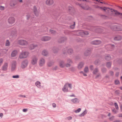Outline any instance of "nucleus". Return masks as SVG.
Masks as SVG:
<instances>
[{
    "label": "nucleus",
    "mask_w": 122,
    "mask_h": 122,
    "mask_svg": "<svg viewBox=\"0 0 122 122\" xmlns=\"http://www.w3.org/2000/svg\"><path fill=\"white\" fill-rule=\"evenodd\" d=\"M114 105L116 109L117 110H118L119 109V108L117 104L116 103H114Z\"/></svg>",
    "instance_id": "37"
},
{
    "label": "nucleus",
    "mask_w": 122,
    "mask_h": 122,
    "mask_svg": "<svg viewBox=\"0 0 122 122\" xmlns=\"http://www.w3.org/2000/svg\"><path fill=\"white\" fill-rule=\"evenodd\" d=\"M82 8L85 10H87L89 9V7L88 5H85L84 6H82Z\"/></svg>",
    "instance_id": "27"
},
{
    "label": "nucleus",
    "mask_w": 122,
    "mask_h": 122,
    "mask_svg": "<svg viewBox=\"0 0 122 122\" xmlns=\"http://www.w3.org/2000/svg\"><path fill=\"white\" fill-rule=\"evenodd\" d=\"M17 53L18 52L16 50H14L12 52L11 54V56L12 57H15L16 56Z\"/></svg>",
    "instance_id": "19"
},
{
    "label": "nucleus",
    "mask_w": 122,
    "mask_h": 122,
    "mask_svg": "<svg viewBox=\"0 0 122 122\" xmlns=\"http://www.w3.org/2000/svg\"><path fill=\"white\" fill-rule=\"evenodd\" d=\"M100 76V74H98L96 76V78H97L98 77H99Z\"/></svg>",
    "instance_id": "51"
},
{
    "label": "nucleus",
    "mask_w": 122,
    "mask_h": 122,
    "mask_svg": "<svg viewBox=\"0 0 122 122\" xmlns=\"http://www.w3.org/2000/svg\"><path fill=\"white\" fill-rule=\"evenodd\" d=\"M8 66V64L7 63H5L2 66V70L4 71L7 70Z\"/></svg>",
    "instance_id": "16"
},
{
    "label": "nucleus",
    "mask_w": 122,
    "mask_h": 122,
    "mask_svg": "<svg viewBox=\"0 0 122 122\" xmlns=\"http://www.w3.org/2000/svg\"><path fill=\"white\" fill-rule=\"evenodd\" d=\"M120 108L121 109V110L122 112V105H120Z\"/></svg>",
    "instance_id": "52"
},
{
    "label": "nucleus",
    "mask_w": 122,
    "mask_h": 122,
    "mask_svg": "<svg viewBox=\"0 0 122 122\" xmlns=\"http://www.w3.org/2000/svg\"><path fill=\"white\" fill-rule=\"evenodd\" d=\"M98 72V70L97 68L95 69L93 72V73L94 75H96L97 74Z\"/></svg>",
    "instance_id": "28"
},
{
    "label": "nucleus",
    "mask_w": 122,
    "mask_h": 122,
    "mask_svg": "<svg viewBox=\"0 0 122 122\" xmlns=\"http://www.w3.org/2000/svg\"><path fill=\"white\" fill-rule=\"evenodd\" d=\"M89 71L88 68V67H86L84 69V71L85 72H87Z\"/></svg>",
    "instance_id": "34"
},
{
    "label": "nucleus",
    "mask_w": 122,
    "mask_h": 122,
    "mask_svg": "<svg viewBox=\"0 0 122 122\" xmlns=\"http://www.w3.org/2000/svg\"><path fill=\"white\" fill-rule=\"evenodd\" d=\"M106 66L108 68H110L111 66V63L110 62H108L106 64Z\"/></svg>",
    "instance_id": "32"
},
{
    "label": "nucleus",
    "mask_w": 122,
    "mask_h": 122,
    "mask_svg": "<svg viewBox=\"0 0 122 122\" xmlns=\"http://www.w3.org/2000/svg\"><path fill=\"white\" fill-rule=\"evenodd\" d=\"M67 118L68 120H71L72 119V117H67Z\"/></svg>",
    "instance_id": "50"
},
{
    "label": "nucleus",
    "mask_w": 122,
    "mask_h": 122,
    "mask_svg": "<svg viewBox=\"0 0 122 122\" xmlns=\"http://www.w3.org/2000/svg\"><path fill=\"white\" fill-rule=\"evenodd\" d=\"M99 62V61H96L95 62V64H98V62Z\"/></svg>",
    "instance_id": "54"
},
{
    "label": "nucleus",
    "mask_w": 122,
    "mask_h": 122,
    "mask_svg": "<svg viewBox=\"0 0 122 122\" xmlns=\"http://www.w3.org/2000/svg\"><path fill=\"white\" fill-rule=\"evenodd\" d=\"M72 63V61L70 59H68L66 61V67H70L71 64Z\"/></svg>",
    "instance_id": "9"
},
{
    "label": "nucleus",
    "mask_w": 122,
    "mask_h": 122,
    "mask_svg": "<svg viewBox=\"0 0 122 122\" xmlns=\"http://www.w3.org/2000/svg\"><path fill=\"white\" fill-rule=\"evenodd\" d=\"M20 96L25 97V95H21Z\"/></svg>",
    "instance_id": "62"
},
{
    "label": "nucleus",
    "mask_w": 122,
    "mask_h": 122,
    "mask_svg": "<svg viewBox=\"0 0 122 122\" xmlns=\"http://www.w3.org/2000/svg\"><path fill=\"white\" fill-rule=\"evenodd\" d=\"M19 1L20 2H22V0H20Z\"/></svg>",
    "instance_id": "63"
},
{
    "label": "nucleus",
    "mask_w": 122,
    "mask_h": 122,
    "mask_svg": "<svg viewBox=\"0 0 122 122\" xmlns=\"http://www.w3.org/2000/svg\"><path fill=\"white\" fill-rule=\"evenodd\" d=\"M53 63L51 62H49L47 63V65L49 67H51L53 65Z\"/></svg>",
    "instance_id": "33"
},
{
    "label": "nucleus",
    "mask_w": 122,
    "mask_h": 122,
    "mask_svg": "<svg viewBox=\"0 0 122 122\" xmlns=\"http://www.w3.org/2000/svg\"><path fill=\"white\" fill-rule=\"evenodd\" d=\"M101 43V41H100L96 40L92 41L91 43L92 44L95 45H98Z\"/></svg>",
    "instance_id": "14"
},
{
    "label": "nucleus",
    "mask_w": 122,
    "mask_h": 122,
    "mask_svg": "<svg viewBox=\"0 0 122 122\" xmlns=\"http://www.w3.org/2000/svg\"><path fill=\"white\" fill-rule=\"evenodd\" d=\"M93 6H94L95 8H99V6L98 5H93Z\"/></svg>",
    "instance_id": "46"
},
{
    "label": "nucleus",
    "mask_w": 122,
    "mask_h": 122,
    "mask_svg": "<svg viewBox=\"0 0 122 122\" xmlns=\"http://www.w3.org/2000/svg\"><path fill=\"white\" fill-rule=\"evenodd\" d=\"M87 113V111L86 110H85L84 112L81 114L79 116L80 117H81L84 116V115L86 114Z\"/></svg>",
    "instance_id": "31"
},
{
    "label": "nucleus",
    "mask_w": 122,
    "mask_h": 122,
    "mask_svg": "<svg viewBox=\"0 0 122 122\" xmlns=\"http://www.w3.org/2000/svg\"><path fill=\"white\" fill-rule=\"evenodd\" d=\"M52 106H53L54 107H56V104L55 103H53L52 104Z\"/></svg>",
    "instance_id": "49"
},
{
    "label": "nucleus",
    "mask_w": 122,
    "mask_h": 122,
    "mask_svg": "<svg viewBox=\"0 0 122 122\" xmlns=\"http://www.w3.org/2000/svg\"><path fill=\"white\" fill-rule=\"evenodd\" d=\"M36 85L38 87L40 88L41 87V83L39 81H37L35 83Z\"/></svg>",
    "instance_id": "26"
},
{
    "label": "nucleus",
    "mask_w": 122,
    "mask_h": 122,
    "mask_svg": "<svg viewBox=\"0 0 122 122\" xmlns=\"http://www.w3.org/2000/svg\"><path fill=\"white\" fill-rule=\"evenodd\" d=\"M68 87H69L71 89L72 88V84L68 83H66L65 84L63 88H62V91L64 92H68Z\"/></svg>",
    "instance_id": "1"
},
{
    "label": "nucleus",
    "mask_w": 122,
    "mask_h": 122,
    "mask_svg": "<svg viewBox=\"0 0 122 122\" xmlns=\"http://www.w3.org/2000/svg\"><path fill=\"white\" fill-rule=\"evenodd\" d=\"M90 68L91 70H92L93 68V67L91 65L90 66Z\"/></svg>",
    "instance_id": "47"
},
{
    "label": "nucleus",
    "mask_w": 122,
    "mask_h": 122,
    "mask_svg": "<svg viewBox=\"0 0 122 122\" xmlns=\"http://www.w3.org/2000/svg\"><path fill=\"white\" fill-rule=\"evenodd\" d=\"M84 64L83 62H81L80 63L78 66V68L79 69H81L83 67Z\"/></svg>",
    "instance_id": "22"
},
{
    "label": "nucleus",
    "mask_w": 122,
    "mask_h": 122,
    "mask_svg": "<svg viewBox=\"0 0 122 122\" xmlns=\"http://www.w3.org/2000/svg\"><path fill=\"white\" fill-rule=\"evenodd\" d=\"M28 61H23L21 65V67L22 68H24L27 66V65Z\"/></svg>",
    "instance_id": "13"
},
{
    "label": "nucleus",
    "mask_w": 122,
    "mask_h": 122,
    "mask_svg": "<svg viewBox=\"0 0 122 122\" xmlns=\"http://www.w3.org/2000/svg\"><path fill=\"white\" fill-rule=\"evenodd\" d=\"M112 111L115 113H116L117 112V111L115 109H114L112 110Z\"/></svg>",
    "instance_id": "45"
},
{
    "label": "nucleus",
    "mask_w": 122,
    "mask_h": 122,
    "mask_svg": "<svg viewBox=\"0 0 122 122\" xmlns=\"http://www.w3.org/2000/svg\"><path fill=\"white\" fill-rule=\"evenodd\" d=\"M3 116V114L2 113H0V117H2Z\"/></svg>",
    "instance_id": "53"
},
{
    "label": "nucleus",
    "mask_w": 122,
    "mask_h": 122,
    "mask_svg": "<svg viewBox=\"0 0 122 122\" xmlns=\"http://www.w3.org/2000/svg\"><path fill=\"white\" fill-rule=\"evenodd\" d=\"M50 31L51 33H53L54 34L55 33H56V31H55L52 30H50Z\"/></svg>",
    "instance_id": "43"
},
{
    "label": "nucleus",
    "mask_w": 122,
    "mask_h": 122,
    "mask_svg": "<svg viewBox=\"0 0 122 122\" xmlns=\"http://www.w3.org/2000/svg\"><path fill=\"white\" fill-rule=\"evenodd\" d=\"M41 54L43 56H46L48 55V53L47 51L44 50L42 51Z\"/></svg>",
    "instance_id": "21"
},
{
    "label": "nucleus",
    "mask_w": 122,
    "mask_h": 122,
    "mask_svg": "<svg viewBox=\"0 0 122 122\" xmlns=\"http://www.w3.org/2000/svg\"><path fill=\"white\" fill-rule=\"evenodd\" d=\"M37 45L36 44H31L29 47V49L31 50H33L35 48L37 47Z\"/></svg>",
    "instance_id": "15"
},
{
    "label": "nucleus",
    "mask_w": 122,
    "mask_h": 122,
    "mask_svg": "<svg viewBox=\"0 0 122 122\" xmlns=\"http://www.w3.org/2000/svg\"><path fill=\"white\" fill-rule=\"evenodd\" d=\"M110 10H111L112 12L114 11L115 12V14L116 15H120V14L121 13H119L116 10H112V9H111Z\"/></svg>",
    "instance_id": "20"
},
{
    "label": "nucleus",
    "mask_w": 122,
    "mask_h": 122,
    "mask_svg": "<svg viewBox=\"0 0 122 122\" xmlns=\"http://www.w3.org/2000/svg\"><path fill=\"white\" fill-rule=\"evenodd\" d=\"M71 101L74 103H77L79 102V100L77 98H75L72 99Z\"/></svg>",
    "instance_id": "25"
},
{
    "label": "nucleus",
    "mask_w": 122,
    "mask_h": 122,
    "mask_svg": "<svg viewBox=\"0 0 122 122\" xmlns=\"http://www.w3.org/2000/svg\"><path fill=\"white\" fill-rule=\"evenodd\" d=\"M3 60L2 59H0V66L2 65L3 63Z\"/></svg>",
    "instance_id": "41"
},
{
    "label": "nucleus",
    "mask_w": 122,
    "mask_h": 122,
    "mask_svg": "<svg viewBox=\"0 0 122 122\" xmlns=\"http://www.w3.org/2000/svg\"><path fill=\"white\" fill-rule=\"evenodd\" d=\"M115 83L116 84H118L119 83V81L118 80H116L115 81Z\"/></svg>",
    "instance_id": "40"
},
{
    "label": "nucleus",
    "mask_w": 122,
    "mask_h": 122,
    "mask_svg": "<svg viewBox=\"0 0 122 122\" xmlns=\"http://www.w3.org/2000/svg\"><path fill=\"white\" fill-rule=\"evenodd\" d=\"M54 3L53 0H47L46 1V4L48 5H53Z\"/></svg>",
    "instance_id": "12"
},
{
    "label": "nucleus",
    "mask_w": 122,
    "mask_h": 122,
    "mask_svg": "<svg viewBox=\"0 0 122 122\" xmlns=\"http://www.w3.org/2000/svg\"><path fill=\"white\" fill-rule=\"evenodd\" d=\"M120 89H121V90H122V87H120Z\"/></svg>",
    "instance_id": "64"
},
{
    "label": "nucleus",
    "mask_w": 122,
    "mask_h": 122,
    "mask_svg": "<svg viewBox=\"0 0 122 122\" xmlns=\"http://www.w3.org/2000/svg\"><path fill=\"white\" fill-rule=\"evenodd\" d=\"M111 115V113H109L108 114V116H110Z\"/></svg>",
    "instance_id": "61"
},
{
    "label": "nucleus",
    "mask_w": 122,
    "mask_h": 122,
    "mask_svg": "<svg viewBox=\"0 0 122 122\" xmlns=\"http://www.w3.org/2000/svg\"><path fill=\"white\" fill-rule=\"evenodd\" d=\"M100 9L103 10L104 11H106V10L108 11L110 10L109 8L106 7H99V8Z\"/></svg>",
    "instance_id": "23"
},
{
    "label": "nucleus",
    "mask_w": 122,
    "mask_h": 122,
    "mask_svg": "<svg viewBox=\"0 0 122 122\" xmlns=\"http://www.w3.org/2000/svg\"><path fill=\"white\" fill-rule=\"evenodd\" d=\"M13 78H19V76L18 75L13 76H12Z\"/></svg>",
    "instance_id": "39"
},
{
    "label": "nucleus",
    "mask_w": 122,
    "mask_h": 122,
    "mask_svg": "<svg viewBox=\"0 0 122 122\" xmlns=\"http://www.w3.org/2000/svg\"><path fill=\"white\" fill-rule=\"evenodd\" d=\"M114 118V116H112L109 119L110 120L112 121L113 120Z\"/></svg>",
    "instance_id": "44"
},
{
    "label": "nucleus",
    "mask_w": 122,
    "mask_h": 122,
    "mask_svg": "<svg viewBox=\"0 0 122 122\" xmlns=\"http://www.w3.org/2000/svg\"><path fill=\"white\" fill-rule=\"evenodd\" d=\"M75 23H74V24L73 25H71L70 26V27L72 29H74L75 27Z\"/></svg>",
    "instance_id": "36"
},
{
    "label": "nucleus",
    "mask_w": 122,
    "mask_h": 122,
    "mask_svg": "<svg viewBox=\"0 0 122 122\" xmlns=\"http://www.w3.org/2000/svg\"><path fill=\"white\" fill-rule=\"evenodd\" d=\"M27 111V109H23V111L24 112H26Z\"/></svg>",
    "instance_id": "48"
},
{
    "label": "nucleus",
    "mask_w": 122,
    "mask_h": 122,
    "mask_svg": "<svg viewBox=\"0 0 122 122\" xmlns=\"http://www.w3.org/2000/svg\"><path fill=\"white\" fill-rule=\"evenodd\" d=\"M30 15H29L28 14L26 16L27 17V18L28 19L29 18H30V17H29L30 16Z\"/></svg>",
    "instance_id": "57"
},
{
    "label": "nucleus",
    "mask_w": 122,
    "mask_h": 122,
    "mask_svg": "<svg viewBox=\"0 0 122 122\" xmlns=\"http://www.w3.org/2000/svg\"><path fill=\"white\" fill-rule=\"evenodd\" d=\"M114 39L115 40L120 41L122 39V37L118 35L114 37Z\"/></svg>",
    "instance_id": "18"
},
{
    "label": "nucleus",
    "mask_w": 122,
    "mask_h": 122,
    "mask_svg": "<svg viewBox=\"0 0 122 122\" xmlns=\"http://www.w3.org/2000/svg\"><path fill=\"white\" fill-rule=\"evenodd\" d=\"M38 58L36 56H33L32 58L31 61V64L33 65L37 64L38 61Z\"/></svg>",
    "instance_id": "4"
},
{
    "label": "nucleus",
    "mask_w": 122,
    "mask_h": 122,
    "mask_svg": "<svg viewBox=\"0 0 122 122\" xmlns=\"http://www.w3.org/2000/svg\"><path fill=\"white\" fill-rule=\"evenodd\" d=\"M118 117H122V114H120L118 115Z\"/></svg>",
    "instance_id": "56"
},
{
    "label": "nucleus",
    "mask_w": 122,
    "mask_h": 122,
    "mask_svg": "<svg viewBox=\"0 0 122 122\" xmlns=\"http://www.w3.org/2000/svg\"><path fill=\"white\" fill-rule=\"evenodd\" d=\"M111 59V57L109 55H107L105 57V59L107 60H110Z\"/></svg>",
    "instance_id": "29"
},
{
    "label": "nucleus",
    "mask_w": 122,
    "mask_h": 122,
    "mask_svg": "<svg viewBox=\"0 0 122 122\" xmlns=\"http://www.w3.org/2000/svg\"><path fill=\"white\" fill-rule=\"evenodd\" d=\"M113 122H120L119 121H116Z\"/></svg>",
    "instance_id": "60"
},
{
    "label": "nucleus",
    "mask_w": 122,
    "mask_h": 122,
    "mask_svg": "<svg viewBox=\"0 0 122 122\" xmlns=\"http://www.w3.org/2000/svg\"><path fill=\"white\" fill-rule=\"evenodd\" d=\"M120 17L122 19V13H121L120 15Z\"/></svg>",
    "instance_id": "58"
},
{
    "label": "nucleus",
    "mask_w": 122,
    "mask_h": 122,
    "mask_svg": "<svg viewBox=\"0 0 122 122\" xmlns=\"http://www.w3.org/2000/svg\"><path fill=\"white\" fill-rule=\"evenodd\" d=\"M83 75L85 76H87V75L86 74H85V73H83Z\"/></svg>",
    "instance_id": "59"
},
{
    "label": "nucleus",
    "mask_w": 122,
    "mask_h": 122,
    "mask_svg": "<svg viewBox=\"0 0 122 122\" xmlns=\"http://www.w3.org/2000/svg\"><path fill=\"white\" fill-rule=\"evenodd\" d=\"M90 52V51H85L84 54L85 56H87L89 55Z\"/></svg>",
    "instance_id": "30"
},
{
    "label": "nucleus",
    "mask_w": 122,
    "mask_h": 122,
    "mask_svg": "<svg viewBox=\"0 0 122 122\" xmlns=\"http://www.w3.org/2000/svg\"><path fill=\"white\" fill-rule=\"evenodd\" d=\"M65 51H67V52L69 54H71V53L73 52V51L71 49H70L68 50V51L67 50H63V53L64 54H65L66 53V52H64Z\"/></svg>",
    "instance_id": "17"
},
{
    "label": "nucleus",
    "mask_w": 122,
    "mask_h": 122,
    "mask_svg": "<svg viewBox=\"0 0 122 122\" xmlns=\"http://www.w3.org/2000/svg\"><path fill=\"white\" fill-rule=\"evenodd\" d=\"M5 8L4 7L2 6H0V10H4L5 9Z\"/></svg>",
    "instance_id": "42"
},
{
    "label": "nucleus",
    "mask_w": 122,
    "mask_h": 122,
    "mask_svg": "<svg viewBox=\"0 0 122 122\" xmlns=\"http://www.w3.org/2000/svg\"><path fill=\"white\" fill-rule=\"evenodd\" d=\"M34 12L35 15L36 16H38L39 15V13L37 10H36V7H34Z\"/></svg>",
    "instance_id": "24"
},
{
    "label": "nucleus",
    "mask_w": 122,
    "mask_h": 122,
    "mask_svg": "<svg viewBox=\"0 0 122 122\" xmlns=\"http://www.w3.org/2000/svg\"><path fill=\"white\" fill-rule=\"evenodd\" d=\"M119 74V72H118L116 74V76H118Z\"/></svg>",
    "instance_id": "55"
},
{
    "label": "nucleus",
    "mask_w": 122,
    "mask_h": 122,
    "mask_svg": "<svg viewBox=\"0 0 122 122\" xmlns=\"http://www.w3.org/2000/svg\"><path fill=\"white\" fill-rule=\"evenodd\" d=\"M59 66L61 68H63L66 66V63L64 61H60L59 63Z\"/></svg>",
    "instance_id": "11"
},
{
    "label": "nucleus",
    "mask_w": 122,
    "mask_h": 122,
    "mask_svg": "<svg viewBox=\"0 0 122 122\" xmlns=\"http://www.w3.org/2000/svg\"><path fill=\"white\" fill-rule=\"evenodd\" d=\"M18 43L19 44L23 46H26L28 44V42L24 40H19L18 41Z\"/></svg>",
    "instance_id": "5"
},
{
    "label": "nucleus",
    "mask_w": 122,
    "mask_h": 122,
    "mask_svg": "<svg viewBox=\"0 0 122 122\" xmlns=\"http://www.w3.org/2000/svg\"><path fill=\"white\" fill-rule=\"evenodd\" d=\"M10 44V43L9 41L8 40L6 41L5 43V46H9Z\"/></svg>",
    "instance_id": "35"
},
{
    "label": "nucleus",
    "mask_w": 122,
    "mask_h": 122,
    "mask_svg": "<svg viewBox=\"0 0 122 122\" xmlns=\"http://www.w3.org/2000/svg\"><path fill=\"white\" fill-rule=\"evenodd\" d=\"M15 21V18L12 17H9L8 20V23L12 25L14 23Z\"/></svg>",
    "instance_id": "6"
},
{
    "label": "nucleus",
    "mask_w": 122,
    "mask_h": 122,
    "mask_svg": "<svg viewBox=\"0 0 122 122\" xmlns=\"http://www.w3.org/2000/svg\"><path fill=\"white\" fill-rule=\"evenodd\" d=\"M77 35H80L82 37L84 36L85 35H87L89 33L87 31H78L77 32Z\"/></svg>",
    "instance_id": "3"
},
{
    "label": "nucleus",
    "mask_w": 122,
    "mask_h": 122,
    "mask_svg": "<svg viewBox=\"0 0 122 122\" xmlns=\"http://www.w3.org/2000/svg\"><path fill=\"white\" fill-rule=\"evenodd\" d=\"M51 39V37L50 36H44L42 37L41 40L42 41H47Z\"/></svg>",
    "instance_id": "10"
},
{
    "label": "nucleus",
    "mask_w": 122,
    "mask_h": 122,
    "mask_svg": "<svg viewBox=\"0 0 122 122\" xmlns=\"http://www.w3.org/2000/svg\"><path fill=\"white\" fill-rule=\"evenodd\" d=\"M45 60L43 58H41L39 61V65L40 66H43L45 63Z\"/></svg>",
    "instance_id": "8"
},
{
    "label": "nucleus",
    "mask_w": 122,
    "mask_h": 122,
    "mask_svg": "<svg viewBox=\"0 0 122 122\" xmlns=\"http://www.w3.org/2000/svg\"><path fill=\"white\" fill-rule=\"evenodd\" d=\"M16 67V63L15 61H12L11 63V70L12 71L15 70Z\"/></svg>",
    "instance_id": "7"
},
{
    "label": "nucleus",
    "mask_w": 122,
    "mask_h": 122,
    "mask_svg": "<svg viewBox=\"0 0 122 122\" xmlns=\"http://www.w3.org/2000/svg\"><path fill=\"white\" fill-rule=\"evenodd\" d=\"M29 54V53L28 51H22L20 54L19 57L20 59L25 58L28 57Z\"/></svg>",
    "instance_id": "2"
},
{
    "label": "nucleus",
    "mask_w": 122,
    "mask_h": 122,
    "mask_svg": "<svg viewBox=\"0 0 122 122\" xmlns=\"http://www.w3.org/2000/svg\"><path fill=\"white\" fill-rule=\"evenodd\" d=\"M81 110V109L80 108H79L77 110H75V112L76 113H77L80 112Z\"/></svg>",
    "instance_id": "38"
}]
</instances>
